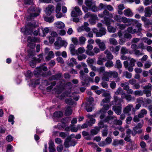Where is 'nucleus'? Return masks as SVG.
<instances>
[{"label": "nucleus", "mask_w": 152, "mask_h": 152, "mask_svg": "<svg viewBox=\"0 0 152 152\" xmlns=\"http://www.w3.org/2000/svg\"><path fill=\"white\" fill-rule=\"evenodd\" d=\"M108 132V129L107 128H104L102 131V135L103 137L107 136Z\"/></svg>", "instance_id": "63"}, {"label": "nucleus", "mask_w": 152, "mask_h": 152, "mask_svg": "<svg viewBox=\"0 0 152 152\" xmlns=\"http://www.w3.org/2000/svg\"><path fill=\"white\" fill-rule=\"evenodd\" d=\"M114 100L112 102L111 105H121V103L123 102V100L120 98L118 97L117 96L115 95L114 96Z\"/></svg>", "instance_id": "10"}, {"label": "nucleus", "mask_w": 152, "mask_h": 152, "mask_svg": "<svg viewBox=\"0 0 152 152\" xmlns=\"http://www.w3.org/2000/svg\"><path fill=\"white\" fill-rule=\"evenodd\" d=\"M89 25L88 23L85 22L83 23V25L80 27L78 28V31L79 32H81L85 31L86 32H88L91 30V28L88 26Z\"/></svg>", "instance_id": "9"}, {"label": "nucleus", "mask_w": 152, "mask_h": 152, "mask_svg": "<svg viewBox=\"0 0 152 152\" xmlns=\"http://www.w3.org/2000/svg\"><path fill=\"white\" fill-rule=\"evenodd\" d=\"M124 75L126 78L128 79H130L132 77V74L127 71H126L124 73Z\"/></svg>", "instance_id": "62"}, {"label": "nucleus", "mask_w": 152, "mask_h": 152, "mask_svg": "<svg viewBox=\"0 0 152 152\" xmlns=\"http://www.w3.org/2000/svg\"><path fill=\"white\" fill-rule=\"evenodd\" d=\"M122 108V105L118 106L114 105L113 107V110L118 115L121 114Z\"/></svg>", "instance_id": "13"}, {"label": "nucleus", "mask_w": 152, "mask_h": 152, "mask_svg": "<svg viewBox=\"0 0 152 152\" xmlns=\"http://www.w3.org/2000/svg\"><path fill=\"white\" fill-rule=\"evenodd\" d=\"M106 29L103 27H101L97 34V37H101L103 35H104L106 33Z\"/></svg>", "instance_id": "19"}, {"label": "nucleus", "mask_w": 152, "mask_h": 152, "mask_svg": "<svg viewBox=\"0 0 152 152\" xmlns=\"http://www.w3.org/2000/svg\"><path fill=\"white\" fill-rule=\"evenodd\" d=\"M136 24V27L138 28V32L141 31L142 29V24L138 22V21L136 20H134L133 22Z\"/></svg>", "instance_id": "40"}, {"label": "nucleus", "mask_w": 152, "mask_h": 152, "mask_svg": "<svg viewBox=\"0 0 152 152\" xmlns=\"http://www.w3.org/2000/svg\"><path fill=\"white\" fill-rule=\"evenodd\" d=\"M41 30L42 32L40 33V36L42 37L45 36L46 34H48L49 31V28L47 27L45 28H41Z\"/></svg>", "instance_id": "22"}, {"label": "nucleus", "mask_w": 152, "mask_h": 152, "mask_svg": "<svg viewBox=\"0 0 152 152\" xmlns=\"http://www.w3.org/2000/svg\"><path fill=\"white\" fill-rule=\"evenodd\" d=\"M112 139L110 137H107L104 141H102L99 142L98 145L100 146L104 147L107 145L110 144L112 142Z\"/></svg>", "instance_id": "11"}, {"label": "nucleus", "mask_w": 152, "mask_h": 152, "mask_svg": "<svg viewBox=\"0 0 152 152\" xmlns=\"http://www.w3.org/2000/svg\"><path fill=\"white\" fill-rule=\"evenodd\" d=\"M109 75L110 76V77H113L114 78H117L118 76V72L115 71H109Z\"/></svg>", "instance_id": "37"}, {"label": "nucleus", "mask_w": 152, "mask_h": 152, "mask_svg": "<svg viewBox=\"0 0 152 152\" xmlns=\"http://www.w3.org/2000/svg\"><path fill=\"white\" fill-rule=\"evenodd\" d=\"M105 65L107 67L109 68L113 66L114 64L112 61H108L105 64Z\"/></svg>", "instance_id": "60"}, {"label": "nucleus", "mask_w": 152, "mask_h": 152, "mask_svg": "<svg viewBox=\"0 0 152 152\" xmlns=\"http://www.w3.org/2000/svg\"><path fill=\"white\" fill-rule=\"evenodd\" d=\"M49 152H55L56 150L54 148V142L52 141H50L49 142Z\"/></svg>", "instance_id": "30"}, {"label": "nucleus", "mask_w": 152, "mask_h": 152, "mask_svg": "<svg viewBox=\"0 0 152 152\" xmlns=\"http://www.w3.org/2000/svg\"><path fill=\"white\" fill-rule=\"evenodd\" d=\"M109 77H110V76L109 72H106L103 74L102 79L104 81H108L109 80Z\"/></svg>", "instance_id": "32"}, {"label": "nucleus", "mask_w": 152, "mask_h": 152, "mask_svg": "<svg viewBox=\"0 0 152 152\" xmlns=\"http://www.w3.org/2000/svg\"><path fill=\"white\" fill-rule=\"evenodd\" d=\"M62 41L61 38V37H58L57 40L54 43L55 46V48L56 49H59L61 46L63 44H61Z\"/></svg>", "instance_id": "16"}, {"label": "nucleus", "mask_w": 152, "mask_h": 152, "mask_svg": "<svg viewBox=\"0 0 152 152\" xmlns=\"http://www.w3.org/2000/svg\"><path fill=\"white\" fill-rule=\"evenodd\" d=\"M103 13L104 15L108 16L110 18H112L113 17V15L112 13H110L106 9H105L104 10Z\"/></svg>", "instance_id": "52"}, {"label": "nucleus", "mask_w": 152, "mask_h": 152, "mask_svg": "<svg viewBox=\"0 0 152 152\" xmlns=\"http://www.w3.org/2000/svg\"><path fill=\"white\" fill-rule=\"evenodd\" d=\"M77 64L75 59L72 58L68 61L67 64L68 65L71 67H73L74 64Z\"/></svg>", "instance_id": "25"}, {"label": "nucleus", "mask_w": 152, "mask_h": 152, "mask_svg": "<svg viewBox=\"0 0 152 152\" xmlns=\"http://www.w3.org/2000/svg\"><path fill=\"white\" fill-rule=\"evenodd\" d=\"M88 117L90 119L88 121H87V123L88 125L89 126H92V124L95 123L96 120L95 119L92 118V116H90V115L88 114L87 115Z\"/></svg>", "instance_id": "18"}, {"label": "nucleus", "mask_w": 152, "mask_h": 152, "mask_svg": "<svg viewBox=\"0 0 152 152\" xmlns=\"http://www.w3.org/2000/svg\"><path fill=\"white\" fill-rule=\"evenodd\" d=\"M133 105L132 104H129L126 107L124 108L123 112L125 114H128L129 115H130L129 114L131 111L132 108H133Z\"/></svg>", "instance_id": "15"}, {"label": "nucleus", "mask_w": 152, "mask_h": 152, "mask_svg": "<svg viewBox=\"0 0 152 152\" xmlns=\"http://www.w3.org/2000/svg\"><path fill=\"white\" fill-rule=\"evenodd\" d=\"M121 16L118 15H115L113 17L114 20L117 22H121Z\"/></svg>", "instance_id": "64"}, {"label": "nucleus", "mask_w": 152, "mask_h": 152, "mask_svg": "<svg viewBox=\"0 0 152 152\" xmlns=\"http://www.w3.org/2000/svg\"><path fill=\"white\" fill-rule=\"evenodd\" d=\"M105 54L107 55L106 57L108 59L111 60L113 57V55L108 50H106L104 52Z\"/></svg>", "instance_id": "38"}, {"label": "nucleus", "mask_w": 152, "mask_h": 152, "mask_svg": "<svg viewBox=\"0 0 152 152\" xmlns=\"http://www.w3.org/2000/svg\"><path fill=\"white\" fill-rule=\"evenodd\" d=\"M129 85V84L127 82L121 83L120 85V86L123 87V89L126 91L130 88Z\"/></svg>", "instance_id": "41"}, {"label": "nucleus", "mask_w": 152, "mask_h": 152, "mask_svg": "<svg viewBox=\"0 0 152 152\" xmlns=\"http://www.w3.org/2000/svg\"><path fill=\"white\" fill-rule=\"evenodd\" d=\"M107 29L108 31L111 33H114L116 31V28L110 25L107 26Z\"/></svg>", "instance_id": "56"}, {"label": "nucleus", "mask_w": 152, "mask_h": 152, "mask_svg": "<svg viewBox=\"0 0 152 152\" xmlns=\"http://www.w3.org/2000/svg\"><path fill=\"white\" fill-rule=\"evenodd\" d=\"M77 52L76 53V55H78L79 54H81L85 52V50L83 48H79L77 50H76Z\"/></svg>", "instance_id": "57"}, {"label": "nucleus", "mask_w": 152, "mask_h": 152, "mask_svg": "<svg viewBox=\"0 0 152 152\" xmlns=\"http://www.w3.org/2000/svg\"><path fill=\"white\" fill-rule=\"evenodd\" d=\"M97 72H98L99 74H101L102 73L103 74L105 72L104 66H101L99 68H98Z\"/></svg>", "instance_id": "59"}, {"label": "nucleus", "mask_w": 152, "mask_h": 152, "mask_svg": "<svg viewBox=\"0 0 152 152\" xmlns=\"http://www.w3.org/2000/svg\"><path fill=\"white\" fill-rule=\"evenodd\" d=\"M99 128L97 126L94 127V129H91L90 131L92 135H95L97 134L100 131Z\"/></svg>", "instance_id": "33"}, {"label": "nucleus", "mask_w": 152, "mask_h": 152, "mask_svg": "<svg viewBox=\"0 0 152 152\" xmlns=\"http://www.w3.org/2000/svg\"><path fill=\"white\" fill-rule=\"evenodd\" d=\"M110 18L105 16L103 20H102V22L107 26H110Z\"/></svg>", "instance_id": "27"}, {"label": "nucleus", "mask_w": 152, "mask_h": 152, "mask_svg": "<svg viewBox=\"0 0 152 152\" xmlns=\"http://www.w3.org/2000/svg\"><path fill=\"white\" fill-rule=\"evenodd\" d=\"M104 122L102 120H101L99 121L98 123L97 127L100 130V129L103 128H107L108 126L107 124H105L104 123Z\"/></svg>", "instance_id": "28"}, {"label": "nucleus", "mask_w": 152, "mask_h": 152, "mask_svg": "<svg viewBox=\"0 0 152 152\" xmlns=\"http://www.w3.org/2000/svg\"><path fill=\"white\" fill-rule=\"evenodd\" d=\"M54 9V6L52 5H48L45 9L46 14L48 15H50L53 12Z\"/></svg>", "instance_id": "12"}, {"label": "nucleus", "mask_w": 152, "mask_h": 152, "mask_svg": "<svg viewBox=\"0 0 152 152\" xmlns=\"http://www.w3.org/2000/svg\"><path fill=\"white\" fill-rule=\"evenodd\" d=\"M54 116L56 117H61L63 115V114L61 111H57L55 112L53 114Z\"/></svg>", "instance_id": "58"}, {"label": "nucleus", "mask_w": 152, "mask_h": 152, "mask_svg": "<svg viewBox=\"0 0 152 152\" xmlns=\"http://www.w3.org/2000/svg\"><path fill=\"white\" fill-rule=\"evenodd\" d=\"M136 62V60L132 58L129 61V64L127 61H124L123 63L124 65V67L127 68L129 72H131L133 71V67L134 66Z\"/></svg>", "instance_id": "4"}, {"label": "nucleus", "mask_w": 152, "mask_h": 152, "mask_svg": "<svg viewBox=\"0 0 152 152\" xmlns=\"http://www.w3.org/2000/svg\"><path fill=\"white\" fill-rule=\"evenodd\" d=\"M90 9L93 12H96L98 11V8L96 6V4L95 3L94 4L91 6Z\"/></svg>", "instance_id": "55"}, {"label": "nucleus", "mask_w": 152, "mask_h": 152, "mask_svg": "<svg viewBox=\"0 0 152 152\" xmlns=\"http://www.w3.org/2000/svg\"><path fill=\"white\" fill-rule=\"evenodd\" d=\"M34 25L33 24L31 23H28L25 26V28H22L21 29V31L26 34H29L32 31V27Z\"/></svg>", "instance_id": "7"}, {"label": "nucleus", "mask_w": 152, "mask_h": 152, "mask_svg": "<svg viewBox=\"0 0 152 152\" xmlns=\"http://www.w3.org/2000/svg\"><path fill=\"white\" fill-rule=\"evenodd\" d=\"M86 38L84 37L81 36L79 37V44L80 45H84L85 43Z\"/></svg>", "instance_id": "46"}, {"label": "nucleus", "mask_w": 152, "mask_h": 152, "mask_svg": "<svg viewBox=\"0 0 152 152\" xmlns=\"http://www.w3.org/2000/svg\"><path fill=\"white\" fill-rule=\"evenodd\" d=\"M134 20L132 19L127 18L125 17L121 18V21L124 23H128L129 25H131L133 22Z\"/></svg>", "instance_id": "17"}, {"label": "nucleus", "mask_w": 152, "mask_h": 152, "mask_svg": "<svg viewBox=\"0 0 152 152\" xmlns=\"http://www.w3.org/2000/svg\"><path fill=\"white\" fill-rule=\"evenodd\" d=\"M124 144V140H114L112 143V145L113 146H117L118 145H123Z\"/></svg>", "instance_id": "21"}, {"label": "nucleus", "mask_w": 152, "mask_h": 152, "mask_svg": "<svg viewBox=\"0 0 152 152\" xmlns=\"http://www.w3.org/2000/svg\"><path fill=\"white\" fill-rule=\"evenodd\" d=\"M151 85L150 83H148V85L144 86L143 88L144 89L143 91L137 90L135 91L134 93V94L135 96H142L144 94H146V96L149 97L151 95V91L152 88H151Z\"/></svg>", "instance_id": "1"}, {"label": "nucleus", "mask_w": 152, "mask_h": 152, "mask_svg": "<svg viewBox=\"0 0 152 152\" xmlns=\"http://www.w3.org/2000/svg\"><path fill=\"white\" fill-rule=\"evenodd\" d=\"M142 39L145 43H147L148 45H151L152 43V40L146 37L143 38Z\"/></svg>", "instance_id": "48"}, {"label": "nucleus", "mask_w": 152, "mask_h": 152, "mask_svg": "<svg viewBox=\"0 0 152 152\" xmlns=\"http://www.w3.org/2000/svg\"><path fill=\"white\" fill-rule=\"evenodd\" d=\"M124 15L128 17H131L133 16V13L129 9L125 10L124 11Z\"/></svg>", "instance_id": "24"}, {"label": "nucleus", "mask_w": 152, "mask_h": 152, "mask_svg": "<svg viewBox=\"0 0 152 152\" xmlns=\"http://www.w3.org/2000/svg\"><path fill=\"white\" fill-rule=\"evenodd\" d=\"M61 73H58L52 76L49 78V80H58L61 77Z\"/></svg>", "instance_id": "29"}, {"label": "nucleus", "mask_w": 152, "mask_h": 152, "mask_svg": "<svg viewBox=\"0 0 152 152\" xmlns=\"http://www.w3.org/2000/svg\"><path fill=\"white\" fill-rule=\"evenodd\" d=\"M121 46L118 45L114 47L113 46H111L110 47V50L113 53H116L118 52L120 50Z\"/></svg>", "instance_id": "23"}, {"label": "nucleus", "mask_w": 152, "mask_h": 152, "mask_svg": "<svg viewBox=\"0 0 152 152\" xmlns=\"http://www.w3.org/2000/svg\"><path fill=\"white\" fill-rule=\"evenodd\" d=\"M96 42L98 45L99 48L101 50L103 51L106 49V46L103 42H101V40L98 39L95 40Z\"/></svg>", "instance_id": "14"}, {"label": "nucleus", "mask_w": 152, "mask_h": 152, "mask_svg": "<svg viewBox=\"0 0 152 152\" xmlns=\"http://www.w3.org/2000/svg\"><path fill=\"white\" fill-rule=\"evenodd\" d=\"M82 64L83 69V72L84 73H88L89 72V71L87 68V65L85 63L83 62H82Z\"/></svg>", "instance_id": "50"}, {"label": "nucleus", "mask_w": 152, "mask_h": 152, "mask_svg": "<svg viewBox=\"0 0 152 152\" xmlns=\"http://www.w3.org/2000/svg\"><path fill=\"white\" fill-rule=\"evenodd\" d=\"M72 113V110L71 107L69 106H67L65 110V115L66 116H68L70 115Z\"/></svg>", "instance_id": "31"}, {"label": "nucleus", "mask_w": 152, "mask_h": 152, "mask_svg": "<svg viewBox=\"0 0 152 152\" xmlns=\"http://www.w3.org/2000/svg\"><path fill=\"white\" fill-rule=\"evenodd\" d=\"M121 53L123 54L124 55L126 53H128L131 54V51H129L128 50L126 47H122L121 50Z\"/></svg>", "instance_id": "43"}, {"label": "nucleus", "mask_w": 152, "mask_h": 152, "mask_svg": "<svg viewBox=\"0 0 152 152\" xmlns=\"http://www.w3.org/2000/svg\"><path fill=\"white\" fill-rule=\"evenodd\" d=\"M44 20L48 22L49 23H51L54 20V17L51 16L50 17H48L47 16H45L44 17Z\"/></svg>", "instance_id": "44"}, {"label": "nucleus", "mask_w": 152, "mask_h": 152, "mask_svg": "<svg viewBox=\"0 0 152 152\" xmlns=\"http://www.w3.org/2000/svg\"><path fill=\"white\" fill-rule=\"evenodd\" d=\"M75 11H72L71 13V16L73 17H75L77 16L81 15L82 12L78 6H75L74 7Z\"/></svg>", "instance_id": "8"}, {"label": "nucleus", "mask_w": 152, "mask_h": 152, "mask_svg": "<svg viewBox=\"0 0 152 152\" xmlns=\"http://www.w3.org/2000/svg\"><path fill=\"white\" fill-rule=\"evenodd\" d=\"M134 51V54L137 56H142L144 54L142 51H140L137 49L135 50Z\"/></svg>", "instance_id": "49"}, {"label": "nucleus", "mask_w": 152, "mask_h": 152, "mask_svg": "<svg viewBox=\"0 0 152 152\" xmlns=\"http://www.w3.org/2000/svg\"><path fill=\"white\" fill-rule=\"evenodd\" d=\"M69 49L70 51L71 54L72 55H75L76 54V53H77V50H75V47L74 44H70Z\"/></svg>", "instance_id": "26"}, {"label": "nucleus", "mask_w": 152, "mask_h": 152, "mask_svg": "<svg viewBox=\"0 0 152 152\" xmlns=\"http://www.w3.org/2000/svg\"><path fill=\"white\" fill-rule=\"evenodd\" d=\"M109 43L110 45H116L118 42L117 40L114 38H110L109 39Z\"/></svg>", "instance_id": "42"}, {"label": "nucleus", "mask_w": 152, "mask_h": 152, "mask_svg": "<svg viewBox=\"0 0 152 152\" xmlns=\"http://www.w3.org/2000/svg\"><path fill=\"white\" fill-rule=\"evenodd\" d=\"M115 118H116V117L114 116L108 115L104 118L103 121L104 122L109 123L110 121L114 119Z\"/></svg>", "instance_id": "34"}, {"label": "nucleus", "mask_w": 152, "mask_h": 152, "mask_svg": "<svg viewBox=\"0 0 152 152\" xmlns=\"http://www.w3.org/2000/svg\"><path fill=\"white\" fill-rule=\"evenodd\" d=\"M94 3L95 2H93L92 1H90L89 0H86L85 1V4L88 6L89 9L91 6H92Z\"/></svg>", "instance_id": "47"}, {"label": "nucleus", "mask_w": 152, "mask_h": 152, "mask_svg": "<svg viewBox=\"0 0 152 152\" xmlns=\"http://www.w3.org/2000/svg\"><path fill=\"white\" fill-rule=\"evenodd\" d=\"M115 68L118 69H120L122 67V64L120 60H118L116 61V64H115Z\"/></svg>", "instance_id": "53"}, {"label": "nucleus", "mask_w": 152, "mask_h": 152, "mask_svg": "<svg viewBox=\"0 0 152 152\" xmlns=\"http://www.w3.org/2000/svg\"><path fill=\"white\" fill-rule=\"evenodd\" d=\"M71 41L74 45H77L79 44V41L76 37H73L71 38Z\"/></svg>", "instance_id": "54"}, {"label": "nucleus", "mask_w": 152, "mask_h": 152, "mask_svg": "<svg viewBox=\"0 0 152 152\" xmlns=\"http://www.w3.org/2000/svg\"><path fill=\"white\" fill-rule=\"evenodd\" d=\"M54 57V54L52 51H50L48 53V56L46 57V59L48 60H50L51 58H53Z\"/></svg>", "instance_id": "39"}, {"label": "nucleus", "mask_w": 152, "mask_h": 152, "mask_svg": "<svg viewBox=\"0 0 152 152\" xmlns=\"http://www.w3.org/2000/svg\"><path fill=\"white\" fill-rule=\"evenodd\" d=\"M114 121H113V124L115 125H121L122 124V121L120 120H117L116 119V118H115L114 119H113Z\"/></svg>", "instance_id": "61"}, {"label": "nucleus", "mask_w": 152, "mask_h": 152, "mask_svg": "<svg viewBox=\"0 0 152 152\" xmlns=\"http://www.w3.org/2000/svg\"><path fill=\"white\" fill-rule=\"evenodd\" d=\"M90 17L89 20V21L92 25L95 24L96 23V20L97 19L98 17L97 16L94 14H92L90 12L87 13L85 16V18H87Z\"/></svg>", "instance_id": "6"}, {"label": "nucleus", "mask_w": 152, "mask_h": 152, "mask_svg": "<svg viewBox=\"0 0 152 152\" xmlns=\"http://www.w3.org/2000/svg\"><path fill=\"white\" fill-rule=\"evenodd\" d=\"M41 10L39 8H36L34 6H30L27 10L29 14L28 18L31 19L38 16L40 13Z\"/></svg>", "instance_id": "2"}, {"label": "nucleus", "mask_w": 152, "mask_h": 152, "mask_svg": "<svg viewBox=\"0 0 152 152\" xmlns=\"http://www.w3.org/2000/svg\"><path fill=\"white\" fill-rule=\"evenodd\" d=\"M65 102L66 104L70 105H73L75 103V102L70 98L66 99L65 100Z\"/></svg>", "instance_id": "51"}, {"label": "nucleus", "mask_w": 152, "mask_h": 152, "mask_svg": "<svg viewBox=\"0 0 152 152\" xmlns=\"http://www.w3.org/2000/svg\"><path fill=\"white\" fill-rule=\"evenodd\" d=\"M152 102V100L150 99H144L143 106L146 107L147 105L151 104Z\"/></svg>", "instance_id": "45"}, {"label": "nucleus", "mask_w": 152, "mask_h": 152, "mask_svg": "<svg viewBox=\"0 0 152 152\" xmlns=\"http://www.w3.org/2000/svg\"><path fill=\"white\" fill-rule=\"evenodd\" d=\"M55 24L56 27L59 29H63L65 27V24L61 21H58Z\"/></svg>", "instance_id": "35"}, {"label": "nucleus", "mask_w": 152, "mask_h": 152, "mask_svg": "<svg viewBox=\"0 0 152 152\" xmlns=\"http://www.w3.org/2000/svg\"><path fill=\"white\" fill-rule=\"evenodd\" d=\"M110 108L109 105L106 104L103 106L101 110L99 112V114L102 113V112L106 113V111L108 110Z\"/></svg>", "instance_id": "36"}, {"label": "nucleus", "mask_w": 152, "mask_h": 152, "mask_svg": "<svg viewBox=\"0 0 152 152\" xmlns=\"http://www.w3.org/2000/svg\"><path fill=\"white\" fill-rule=\"evenodd\" d=\"M79 77L81 80V83L83 86H88L89 82H93V79L88 77L83 72V70H81L79 72Z\"/></svg>", "instance_id": "3"}, {"label": "nucleus", "mask_w": 152, "mask_h": 152, "mask_svg": "<svg viewBox=\"0 0 152 152\" xmlns=\"http://www.w3.org/2000/svg\"><path fill=\"white\" fill-rule=\"evenodd\" d=\"M39 39L37 37H28L27 38V42L28 43V46L31 48H34L35 46L34 43L39 42Z\"/></svg>", "instance_id": "5"}, {"label": "nucleus", "mask_w": 152, "mask_h": 152, "mask_svg": "<svg viewBox=\"0 0 152 152\" xmlns=\"http://www.w3.org/2000/svg\"><path fill=\"white\" fill-rule=\"evenodd\" d=\"M48 69L47 67L45 66H41L39 67L36 71H35V74H39L42 70L44 71H46Z\"/></svg>", "instance_id": "20"}]
</instances>
